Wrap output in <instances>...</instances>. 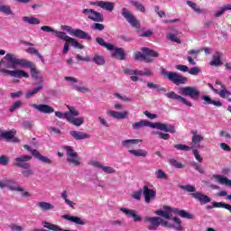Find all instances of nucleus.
<instances>
[{
	"instance_id": "1",
	"label": "nucleus",
	"mask_w": 231,
	"mask_h": 231,
	"mask_svg": "<svg viewBox=\"0 0 231 231\" xmlns=\"http://www.w3.org/2000/svg\"><path fill=\"white\" fill-rule=\"evenodd\" d=\"M7 60L6 68H13L15 69V66H20L21 68H30L31 75L32 79L37 80L39 79V71H37V68H35V64L26 59H19L14 57V54L7 53L5 58Z\"/></svg>"
},
{
	"instance_id": "2",
	"label": "nucleus",
	"mask_w": 231,
	"mask_h": 231,
	"mask_svg": "<svg viewBox=\"0 0 231 231\" xmlns=\"http://www.w3.org/2000/svg\"><path fill=\"white\" fill-rule=\"evenodd\" d=\"M160 53L158 51L143 47L141 49V51H136L134 53V60H143V62L151 63L154 62V59H158Z\"/></svg>"
},
{
	"instance_id": "3",
	"label": "nucleus",
	"mask_w": 231,
	"mask_h": 231,
	"mask_svg": "<svg viewBox=\"0 0 231 231\" xmlns=\"http://www.w3.org/2000/svg\"><path fill=\"white\" fill-rule=\"evenodd\" d=\"M96 42H97L99 46L106 48L109 51H113L114 50V51L112 52L113 59H117L118 60H125V51H124V48L115 49V45L106 42V41H104L103 38L100 37L96 38Z\"/></svg>"
},
{
	"instance_id": "4",
	"label": "nucleus",
	"mask_w": 231,
	"mask_h": 231,
	"mask_svg": "<svg viewBox=\"0 0 231 231\" xmlns=\"http://www.w3.org/2000/svg\"><path fill=\"white\" fill-rule=\"evenodd\" d=\"M161 74L165 79H168L170 82H172V84H175V86H180V84H187L189 79L185 76H181L178 74V72L174 71H167L165 69H161Z\"/></svg>"
},
{
	"instance_id": "5",
	"label": "nucleus",
	"mask_w": 231,
	"mask_h": 231,
	"mask_svg": "<svg viewBox=\"0 0 231 231\" xmlns=\"http://www.w3.org/2000/svg\"><path fill=\"white\" fill-rule=\"evenodd\" d=\"M62 149L67 151L68 163H72L75 167H79L80 165V158L79 157V153L73 150V147L65 145Z\"/></svg>"
},
{
	"instance_id": "6",
	"label": "nucleus",
	"mask_w": 231,
	"mask_h": 231,
	"mask_svg": "<svg viewBox=\"0 0 231 231\" xmlns=\"http://www.w3.org/2000/svg\"><path fill=\"white\" fill-rule=\"evenodd\" d=\"M146 127H152V129H159V131H164V133H176V127L172 125H166L163 123H152L146 121Z\"/></svg>"
},
{
	"instance_id": "7",
	"label": "nucleus",
	"mask_w": 231,
	"mask_h": 231,
	"mask_svg": "<svg viewBox=\"0 0 231 231\" xmlns=\"http://www.w3.org/2000/svg\"><path fill=\"white\" fill-rule=\"evenodd\" d=\"M121 14H122L123 17L125 18L127 23H129V24H131V26H133L134 28H140V22L138 21V19H136V17H134L133 13H131V11H129L125 7H123L121 10Z\"/></svg>"
},
{
	"instance_id": "8",
	"label": "nucleus",
	"mask_w": 231,
	"mask_h": 231,
	"mask_svg": "<svg viewBox=\"0 0 231 231\" xmlns=\"http://www.w3.org/2000/svg\"><path fill=\"white\" fill-rule=\"evenodd\" d=\"M30 160H32V156L22 155L14 159L13 165L14 167H19L20 169H31L32 165L28 162Z\"/></svg>"
},
{
	"instance_id": "9",
	"label": "nucleus",
	"mask_w": 231,
	"mask_h": 231,
	"mask_svg": "<svg viewBox=\"0 0 231 231\" xmlns=\"http://www.w3.org/2000/svg\"><path fill=\"white\" fill-rule=\"evenodd\" d=\"M82 14L87 15L90 21H94V23H104V14L93 9H84Z\"/></svg>"
},
{
	"instance_id": "10",
	"label": "nucleus",
	"mask_w": 231,
	"mask_h": 231,
	"mask_svg": "<svg viewBox=\"0 0 231 231\" xmlns=\"http://www.w3.org/2000/svg\"><path fill=\"white\" fill-rule=\"evenodd\" d=\"M23 148L28 151L29 152H32V156L36 158L37 160H40V162H42L43 163H47L48 165L53 164V161L48 157H44L41 152H39L37 150H33L30 147L28 144H24Z\"/></svg>"
},
{
	"instance_id": "11",
	"label": "nucleus",
	"mask_w": 231,
	"mask_h": 231,
	"mask_svg": "<svg viewBox=\"0 0 231 231\" xmlns=\"http://www.w3.org/2000/svg\"><path fill=\"white\" fill-rule=\"evenodd\" d=\"M180 93L184 97H189L192 100H198L199 90L194 87H184L180 88Z\"/></svg>"
},
{
	"instance_id": "12",
	"label": "nucleus",
	"mask_w": 231,
	"mask_h": 231,
	"mask_svg": "<svg viewBox=\"0 0 231 231\" xmlns=\"http://www.w3.org/2000/svg\"><path fill=\"white\" fill-rule=\"evenodd\" d=\"M171 220L174 221L175 225L169 223L168 221H164L163 218H161L160 225L162 226H167L168 228H174L178 231L183 230V226H181V219H180V217H171Z\"/></svg>"
},
{
	"instance_id": "13",
	"label": "nucleus",
	"mask_w": 231,
	"mask_h": 231,
	"mask_svg": "<svg viewBox=\"0 0 231 231\" xmlns=\"http://www.w3.org/2000/svg\"><path fill=\"white\" fill-rule=\"evenodd\" d=\"M165 97L167 98H170L171 100H179V102H182L185 106H188V107H192V102L187 100V98L176 94L174 91H171L165 94Z\"/></svg>"
},
{
	"instance_id": "14",
	"label": "nucleus",
	"mask_w": 231,
	"mask_h": 231,
	"mask_svg": "<svg viewBox=\"0 0 231 231\" xmlns=\"http://www.w3.org/2000/svg\"><path fill=\"white\" fill-rule=\"evenodd\" d=\"M2 73H5L6 75H10V77H14V79H29L30 75L24 70H8L2 69Z\"/></svg>"
},
{
	"instance_id": "15",
	"label": "nucleus",
	"mask_w": 231,
	"mask_h": 231,
	"mask_svg": "<svg viewBox=\"0 0 231 231\" xmlns=\"http://www.w3.org/2000/svg\"><path fill=\"white\" fill-rule=\"evenodd\" d=\"M92 6H99L103 10H106V12H113L115 10V3L113 2H105V1H96L90 2Z\"/></svg>"
},
{
	"instance_id": "16",
	"label": "nucleus",
	"mask_w": 231,
	"mask_h": 231,
	"mask_svg": "<svg viewBox=\"0 0 231 231\" xmlns=\"http://www.w3.org/2000/svg\"><path fill=\"white\" fill-rule=\"evenodd\" d=\"M120 212H123V214H125L127 217H133L134 223H140L142 221V217L140 215L136 214V210L134 209H129L127 208H120Z\"/></svg>"
},
{
	"instance_id": "17",
	"label": "nucleus",
	"mask_w": 231,
	"mask_h": 231,
	"mask_svg": "<svg viewBox=\"0 0 231 231\" xmlns=\"http://www.w3.org/2000/svg\"><path fill=\"white\" fill-rule=\"evenodd\" d=\"M161 221H162V217H151L144 218V223H150V226H148V230H157L158 226H160Z\"/></svg>"
},
{
	"instance_id": "18",
	"label": "nucleus",
	"mask_w": 231,
	"mask_h": 231,
	"mask_svg": "<svg viewBox=\"0 0 231 231\" xmlns=\"http://www.w3.org/2000/svg\"><path fill=\"white\" fill-rule=\"evenodd\" d=\"M32 107L37 109V111H40V113H43L44 115H51V113H55V109H53V106H50V105L33 104Z\"/></svg>"
},
{
	"instance_id": "19",
	"label": "nucleus",
	"mask_w": 231,
	"mask_h": 231,
	"mask_svg": "<svg viewBox=\"0 0 231 231\" xmlns=\"http://www.w3.org/2000/svg\"><path fill=\"white\" fill-rule=\"evenodd\" d=\"M143 194L144 197L145 203H151V200L154 199V198H156V191L149 189L148 186H143Z\"/></svg>"
},
{
	"instance_id": "20",
	"label": "nucleus",
	"mask_w": 231,
	"mask_h": 231,
	"mask_svg": "<svg viewBox=\"0 0 231 231\" xmlns=\"http://www.w3.org/2000/svg\"><path fill=\"white\" fill-rule=\"evenodd\" d=\"M191 196L192 198H194V199H197V201H199L200 205H207V203H210V201H212V199H210V197L201 192L191 193Z\"/></svg>"
},
{
	"instance_id": "21",
	"label": "nucleus",
	"mask_w": 231,
	"mask_h": 231,
	"mask_svg": "<svg viewBox=\"0 0 231 231\" xmlns=\"http://www.w3.org/2000/svg\"><path fill=\"white\" fill-rule=\"evenodd\" d=\"M156 216H161L164 219H172V215L171 214V206H163V209H158L155 211Z\"/></svg>"
},
{
	"instance_id": "22",
	"label": "nucleus",
	"mask_w": 231,
	"mask_h": 231,
	"mask_svg": "<svg viewBox=\"0 0 231 231\" xmlns=\"http://www.w3.org/2000/svg\"><path fill=\"white\" fill-rule=\"evenodd\" d=\"M69 134L70 136H72V138H74V140H88L91 138V135H89V134L80 131H70Z\"/></svg>"
},
{
	"instance_id": "23",
	"label": "nucleus",
	"mask_w": 231,
	"mask_h": 231,
	"mask_svg": "<svg viewBox=\"0 0 231 231\" xmlns=\"http://www.w3.org/2000/svg\"><path fill=\"white\" fill-rule=\"evenodd\" d=\"M107 115H109V116H112V118H116L117 120H124L125 118H127V116H129V112H116L115 110H109L107 112Z\"/></svg>"
},
{
	"instance_id": "24",
	"label": "nucleus",
	"mask_w": 231,
	"mask_h": 231,
	"mask_svg": "<svg viewBox=\"0 0 231 231\" xmlns=\"http://www.w3.org/2000/svg\"><path fill=\"white\" fill-rule=\"evenodd\" d=\"M42 32H45L46 33H54L56 35V37H61L63 38L64 36V32H60V31H55V29H53V27L51 26H48V25H43L41 27Z\"/></svg>"
},
{
	"instance_id": "25",
	"label": "nucleus",
	"mask_w": 231,
	"mask_h": 231,
	"mask_svg": "<svg viewBox=\"0 0 231 231\" xmlns=\"http://www.w3.org/2000/svg\"><path fill=\"white\" fill-rule=\"evenodd\" d=\"M62 219H66L67 221H71V223H75L76 225H81V226L86 225L84 220H82V218H80V217H78V216L73 217L69 215H63Z\"/></svg>"
},
{
	"instance_id": "26",
	"label": "nucleus",
	"mask_w": 231,
	"mask_h": 231,
	"mask_svg": "<svg viewBox=\"0 0 231 231\" xmlns=\"http://www.w3.org/2000/svg\"><path fill=\"white\" fill-rule=\"evenodd\" d=\"M73 35L75 37H78V39H85L86 41H92L91 35H89L88 32L80 29L74 30Z\"/></svg>"
},
{
	"instance_id": "27",
	"label": "nucleus",
	"mask_w": 231,
	"mask_h": 231,
	"mask_svg": "<svg viewBox=\"0 0 231 231\" xmlns=\"http://www.w3.org/2000/svg\"><path fill=\"white\" fill-rule=\"evenodd\" d=\"M5 187L9 190H16L17 192H23V188H21V186H15L17 185V182L14 181L13 180H5Z\"/></svg>"
},
{
	"instance_id": "28",
	"label": "nucleus",
	"mask_w": 231,
	"mask_h": 231,
	"mask_svg": "<svg viewBox=\"0 0 231 231\" xmlns=\"http://www.w3.org/2000/svg\"><path fill=\"white\" fill-rule=\"evenodd\" d=\"M200 98L201 100H204V104H211L212 106H216V107H221V106H223V103H221V101L212 100V98H210V96H202Z\"/></svg>"
},
{
	"instance_id": "29",
	"label": "nucleus",
	"mask_w": 231,
	"mask_h": 231,
	"mask_svg": "<svg viewBox=\"0 0 231 231\" xmlns=\"http://www.w3.org/2000/svg\"><path fill=\"white\" fill-rule=\"evenodd\" d=\"M67 122L72 124V125H76V127H80V125L84 124V117H73L69 116Z\"/></svg>"
},
{
	"instance_id": "30",
	"label": "nucleus",
	"mask_w": 231,
	"mask_h": 231,
	"mask_svg": "<svg viewBox=\"0 0 231 231\" xmlns=\"http://www.w3.org/2000/svg\"><path fill=\"white\" fill-rule=\"evenodd\" d=\"M191 134H193L191 137L193 145H198V143L205 140V137H203V135L198 134V131L196 130L191 131Z\"/></svg>"
},
{
	"instance_id": "31",
	"label": "nucleus",
	"mask_w": 231,
	"mask_h": 231,
	"mask_svg": "<svg viewBox=\"0 0 231 231\" xmlns=\"http://www.w3.org/2000/svg\"><path fill=\"white\" fill-rule=\"evenodd\" d=\"M42 89H44V86L42 85V83H40L38 87L29 90L25 94V98H32V97H34L35 95H37V93H39V91H42Z\"/></svg>"
},
{
	"instance_id": "32",
	"label": "nucleus",
	"mask_w": 231,
	"mask_h": 231,
	"mask_svg": "<svg viewBox=\"0 0 231 231\" xmlns=\"http://www.w3.org/2000/svg\"><path fill=\"white\" fill-rule=\"evenodd\" d=\"M58 39H61V41H65V44L63 47V53L66 55L69 51V44H71V42H69V36L66 34V32H63V37H59Z\"/></svg>"
},
{
	"instance_id": "33",
	"label": "nucleus",
	"mask_w": 231,
	"mask_h": 231,
	"mask_svg": "<svg viewBox=\"0 0 231 231\" xmlns=\"http://www.w3.org/2000/svg\"><path fill=\"white\" fill-rule=\"evenodd\" d=\"M37 207H39L42 212H47V210H53V208H55V206L44 201L38 202Z\"/></svg>"
},
{
	"instance_id": "34",
	"label": "nucleus",
	"mask_w": 231,
	"mask_h": 231,
	"mask_svg": "<svg viewBox=\"0 0 231 231\" xmlns=\"http://www.w3.org/2000/svg\"><path fill=\"white\" fill-rule=\"evenodd\" d=\"M222 90L218 91L217 95H219L221 98H227L229 102H231V93L230 91L226 90V87L225 85H221Z\"/></svg>"
},
{
	"instance_id": "35",
	"label": "nucleus",
	"mask_w": 231,
	"mask_h": 231,
	"mask_svg": "<svg viewBox=\"0 0 231 231\" xmlns=\"http://www.w3.org/2000/svg\"><path fill=\"white\" fill-rule=\"evenodd\" d=\"M210 66H223V62L221 61V54H219V51H217L213 55V60L210 61Z\"/></svg>"
},
{
	"instance_id": "36",
	"label": "nucleus",
	"mask_w": 231,
	"mask_h": 231,
	"mask_svg": "<svg viewBox=\"0 0 231 231\" xmlns=\"http://www.w3.org/2000/svg\"><path fill=\"white\" fill-rule=\"evenodd\" d=\"M23 23H26L27 24H32V25H37V24H41V20L37 17H33V16H23Z\"/></svg>"
},
{
	"instance_id": "37",
	"label": "nucleus",
	"mask_w": 231,
	"mask_h": 231,
	"mask_svg": "<svg viewBox=\"0 0 231 231\" xmlns=\"http://www.w3.org/2000/svg\"><path fill=\"white\" fill-rule=\"evenodd\" d=\"M128 152L130 154H133L136 157H143L145 158L149 154V152L143 149H138V150H129Z\"/></svg>"
},
{
	"instance_id": "38",
	"label": "nucleus",
	"mask_w": 231,
	"mask_h": 231,
	"mask_svg": "<svg viewBox=\"0 0 231 231\" xmlns=\"http://www.w3.org/2000/svg\"><path fill=\"white\" fill-rule=\"evenodd\" d=\"M140 142H142V140L140 139H128L122 141V145L123 147H126L127 149H129V147L136 145L140 143Z\"/></svg>"
},
{
	"instance_id": "39",
	"label": "nucleus",
	"mask_w": 231,
	"mask_h": 231,
	"mask_svg": "<svg viewBox=\"0 0 231 231\" xmlns=\"http://www.w3.org/2000/svg\"><path fill=\"white\" fill-rule=\"evenodd\" d=\"M15 130L12 129L7 132H0V138H4V140H12L14 136H15Z\"/></svg>"
},
{
	"instance_id": "40",
	"label": "nucleus",
	"mask_w": 231,
	"mask_h": 231,
	"mask_svg": "<svg viewBox=\"0 0 231 231\" xmlns=\"http://www.w3.org/2000/svg\"><path fill=\"white\" fill-rule=\"evenodd\" d=\"M26 53H30V55H36L40 60L44 62V57H42V54L39 52V51L33 47H30L25 50Z\"/></svg>"
},
{
	"instance_id": "41",
	"label": "nucleus",
	"mask_w": 231,
	"mask_h": 231,
	"mask_svg": "<svg viewBox=\"0 0 231 231\" xmlns=\"http://www.w3.org/2000/svg\"><path fill=\"white\" fill-rule=\"evenodd\" d=\"M92 61H94L97 66H104V64H106V58L99 54H94Z\"/></svg>"
},
{
	"instance_id": "42",
	"label": "nucleus",
	"mask_w": 231,
	"mask_h": 231,
	"mask_svg": "<svg viewBox=\"0 0 231 231\" xmlns=\"http://www.w3.org/2000/svg\"><path fill=\"white\" fill-rule=\"evenodd\" d=\"M186 3L189 8H191L192 10H194V12H196V14H203V11L201 10V8L198 6V4L190 0H188Z\"/></svg>"
},
{
	"instance_id": "43",
	"label": "nucleus",
	"mask_w": 231,
	"mask_h": 231,
	"mask_svg": "<svg viewBox=\"0 0 231 231\" xmlns=\"http://www.w3.org/2000/svg\"><path fill=\"white\" fill-rule=\"evenodd\" d=\"M42 225H43L44 228H48L49 230L60 231V227H59L57 225L51 224L48 221H43Z\"/></svg>"
},
{
	"instance_id": "44",
	"label": "nucleus",
	"mask_w": 231,
	"mask_h": 231,
	"mask_svg": "<svg viewBox=\"0 0 231 231\" xmlns=\"http://www.w3.org/2000/svg\"><path fill=\"white\" fill-rule=\"evenodd\" d=\"M216 179L218 183H221L222 185H227V187H231V180H228L226 177L217 175Z\"/></svg>"
},
{
	"instance_id": "45",
	"label": "nucleus",
	"mask_w": 231,
	"mask_h": 231,
	"mask_svg": "<svg viewBox=\"0 0 231 231\" xmlns=\"http://www.w3.org/2000/svg\"><path fill=\"white\" fill-rule=\"evenodd\" d=\"M133 129H142V127H147V121L145 120H140L138 122H135L132 125Z\"/></svg>"
},
{
	"instance_id": "46",
	"label": "nucleus",
	"mask_w": 231,
	"mask_h": 231,
	"mask_svg": "<svg viewBox=\"0 0 231 231\" xmlns=\"http://www.w3.org/2000/svg\"><path fill=\"white\" fill-rule=\"evenodd\" d=\"M213 207H220V208H225L226 210H228V212H230L231 214V205L230 204H226L225 202H214L213 203Z\"/></svg>"
},
{
	"instance_id": "47",
	"label": "nucleus",
	"mask_w": 231,
	"mask_h": 231,
	"mask_svg": "<svg viewBox=\"0 0 231 231\" xmlns=\"http://www.w3.org/2000/svg\"><path fill=\"white\" fill-rule=\"evenodd\" d=\"M0 12L2 14H5V15H12V8L10 7V5H0Z\"/></svg>"
},
{
	"instance_id": "48",
	"label": "nucleus",
	"mask_w": 231,
	"mask_h": 231,
	"mask_svg": "<svg viewBox=\"0 0 231 231\" xmlns=\"http://www.w3.org/2000/svg\"><path fill=\"white\" fill-rule=\"evenodd\" d=\"M169 163L175 167V169H183L185 167L183 163L178 162L176 159H170Z\"/></svg>"
},
{
	"instance_id": "49",
	"label": "nucleus",
	"mask_w": 231,
	"mask_h": 231,
	"mask_svg": "<svg viewBox=\"0 0 231 231\" xmlns=\"http://www.w3.org/2000/svg\"><path fill=\"white\" fill-rule=\"evenodd\" d=\"M23 106V101L18 100L15 101L9 108L10 113H14V111H17Z\"/></svg>"
},
{
	"instance_id": "50",
	"label": "nucleus",
	"mask_w": 231,
	"mask_h": 231,
	"mask_svg": "<svg viewBox=\"0 0 231 231\" xmlns=\"http://www.w3.org/2000/svg\"><path fill=\"white\" fill-rule=\"evenodd\" d=\"M180 189L186 190V192H193V194L196 192V187L193 185H180Z\"/></svg>"
},
{
	"instance_id": "51",
	"label": "nucleus",
	"mask_w": 231,
	"mask_h": 231,
	"mask_svg": "<svg viewBox=\"0 0 231 231\" xmlns=\"http://www.w3.org/2000/svg\"><path fill=\"white\" fill-rule=\"evenodd\" d=\"M131 5H133V6H135L136 10H138L139 12H145V6H143V5H142L140 2L132 0Z\"/></svg>"
},
{
	"instance_id": "52",
	"label": "nucleus",
	"mask_w": 231,
	"mask_h": 231,
	"mask_svg": "<svg viewBox=\"0 0 231 231\" xmlns=\"http://www.w3.org/2000/svg\"><path fill=\"white\" fill-rule=\"evenodd\" d=\"M180 217H183L184 219H193L194 215L187 212L185 209H181L179 215Z\"/></svg>"
},
{
	"instance_id": "53",
	"label": "nucleus",
	"mask_w": 231,
	"mask_h": 231,
	"mask_svg": "<svg viewBox=\"0 0 231 231\" xmlns=\"http://www.w3.org/2000/svg\"><path fill=\"white\" fill-rule=\"evenodd\" d=\"M180 217H183L184 219H193L194 215L187 212L185 209H181L179 215Z\"/></svg>"
},
{
	"instance_id": "54",
	"label": "nucleus",
	"mask_w": 231,
	"mask_h": 231,
	"mask_svg": "<svg viewBox=\"0 0 231 231\" xmlns=\"http://www.w3.org/2000/svg\"><path fill=\"white\" fill-rule=\"evenodd\" d=\"M69 41L74 48H79V50H84V45L80 44L77 40L69 36Z\"/></svg>"
},
{
	"instance_id": "55",
	"label": "nucleus",
	"mask_w": 231,
	"mask_h": 231,
	"mask_svg": "<svg viewBox=\"0 0 231 231\" xmlns=\"http://www.w3.org/2000/svg\"><path fill=\"white\" fill-rule=\"evenodd\" d=\"M68 109L69 112L66 113H69V116H72V118H75V116H79V112L77 109H75V107L68 106Z\"/></svg>"
},
{
	"instance_id": "56",
	"label": "nucleus",
	"mask_w": 231,
	"mask_h": 231,
	"mask_svg": "<svg viewBox=\"0 0 231 231\" xmlns=\"http://www.w3.org/2000/svg\"><path fill=\"white\" fill-rule=\"evenodd\" d=\"M155 174L158 180H167L168 178L167 173H165V171H163L162 170H157Z\"/></svg>"
},
{
	"instance_id": "57",
	"label": "nucleus",
	"mask_w": 231,
	"mask_h": 231,
	"mask_svg": "<svg viewBox=\"0 0 231 231\" xmlns=\"http://www.w3.org/2000/svg\"><path fill=\"white\" fill-rule=\"evenodd\" d=\"M174 148L177 149V151H192V147L185 144H174Z\"/></svg>"
},
{
	"instance_id": "58",
	"label": "nucleus",
	"mask_w": 231,
	"mask_h": 231,
	"mask_svg": "<svg viewBox=\"0 0 231 231\" xmlns=\"http://www.w3.org/2000/svg\"><path fill=\"white\" fill-rule=\"evenodd\" d=\"M188 73L194 76L199 75V73H201V69L199 67H192L189 69Z\"/></svg>"
},
{
	"instance_id": "59",
	"label": "nucleus",
	"mask_w": 231,
	"mask_h": 231,
	"mask_svg": "<svg viewBox=\"0 0 231 231\" xmlns=\"http://www.w3.org/2000/svg\"><path fill=\"white\" fill-rule=\"evenodd\" d=\"M152 134H158L159 138L162 140H171V134H163L162 132H152Z\"/></svg>"
},
{
	"instance_id": "60",
	"label": "nucleus",
	"mask_w": 231,
	"mask_h": 231,
	"mask_svg": "<svg viewBox=\"0 0 231 231\" xmlns=\"http://www.w3.org/2000/svg\"><path fill=\"white\" fill-rule=\"evenodd\" d=\"M54 114L55 116H57L58 118H65L66 120H68V118L69 117V113L68 112L62 113L60 111H55Z\"/></svg>"
},
{
	"instance_id": "61",
	"label": "nucleus",
	"mask_w": 231,
	"mask_h": 231,
	"mask_svg": "<svg viewBox=\"0 0 231 231\" xmlns=\"http://www.w3.org/2000/svg\"><path fill=\"white\" fill-rule=\"evenodd\" d=\"M115 97L116 98H119V100H122L123 102H133V98L128 97L127 96H122V95H120L118 93H116Z\"/></svg>"
},
{
	"instance_id": "62",
	"label": "nucleus",
	"mask_w": 231,
	"mask_h": 231,
	"mask_svg": "<svg viewBox=\"0 0 231 231\" xmlns=\"http://www.w3.org/2000/svg\"><path fill=\"white\" fill-rule=\"evenodd\" d=\"M92 30H97V32H102L105 30L106 26L102 23H96L91 25Z\"/></svg>"
},
{
	"instance_id": "63",
	"label": "nucleus",
	"mask_w": 231,
	"mask_h": 231,
	"mask_svg": "<svg viewBox=\"0 0 231 231\" xmlns=\"http://www.w3.org/2000/svg\"><path fill=\"white\" fill-rule=\"evenodd\" d=\"M10 163V158L6 155L0 156V165H8Z\"/></svg>"
},
{
	"instance_id": "64",
	"label": "nucleus",
	"mask_w": 231,
	"mask_h": 231,
	"mask_svg": "<svg viewBox=\"0 0 231 231\" xmlns=\"http://www.w3.org/2000/svg\"><path fill=\"white\" fill-rule=\"evenodd\" d=\"M22 174H23L24 178H30V176H33V171L32 169H24L22 171Z\"/></svg>"
}]
</instances>
